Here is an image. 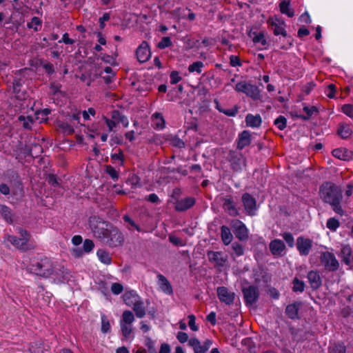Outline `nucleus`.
Masks as SVG:
<instances>
[{"mask_svg":"<svg viewBox=\"0 0 353 353\" xmlns=\"http://www.w3.org/2000/svg\"><path fill=\"white\" fill-rule=\"evenodd\" d=\"M234 90L238 92H242L246 96L252 98L253 100H260L261 94L259 88L251 83L242 81L237 83L235 85Z\"/></svg>","mask_w":353,"mask_h":353,"instance_id":"423d86ee","label":"nucleus"},{"mask_svg":"<svg viewBox=\"0 0 353 353\" xmlns=\"http://www.w3.org/2000/svg\"><path fill=\"white\" fill-rule=\"evenodd\" d=\"M336 93V86L334 84H330L327 87L326 95L327 97L332 99L334 98Z\"/></svg>","mask_w":353,"mask_h":353,"instance_id":"69168bd1","label":"nucleus"},{"mask_svg":"<svg viewBox=\"0 0 353 353\" xmlns=\"http://www.w3.org/2000/svg\"><path fill=\"white\" fill-rule=\"evenodd\" d=\"M0 215L10 225H12L17 221V216L14 211L6 205H0Z\"/></svg>","mask_w":353,"mask_h":353,"instance_id":"2eb2a0df","label":"nucleus"},{"mask_svg":"<svg viewBox=\"0 0 353 353\" xmlns=\"http://www.w3.org/2000/svg\"><path fill=\"white\" fill-rule=\"evenodd\" d=\"M261 117L259 114H248L245 117L246 125L251 128H258L261 124Z\"/></svg>","mask_w":353,"mask_h":353,"instance_id":"393cba45","label":"nucleus"},{"mask_svg":"<svg viewBox=\"0 0 353 353\" xmlns=\"http://www.w3.org/2000/svg\"><path fill=\"white\" fill-rule=\"evenodd\" d=\"M16 230L18 232L19 236L6 234L4 237L5 241L11 243L20 250L26 251L30 249L28 243L31 236L30 233L26 230L21 228H17Z\"/></svg>","mask_w":353,"mask_h":353,"instance_id":"f03ea898","label":"nucleus"},{"mask_svg":"<svg viewBox=\"0 0 353 353\" xmlns=\"http://www.w3.org/2000/svg\"><path fill=\"white\" fill-rule=\"evenodd\" d=\"M88 222L94 236L101 240L105 237L106 233L112 225L97 216H90Z\"/></svg>","mask_w":353,"mask_h":353,"instance_id":"20e7f679","label":"nucleus"},{"mask_svg":"<svg viewBox=\"0 0 353 353\" xmlns=\"http://www.w3.org/2000/svg\"><path fill=\"white\" fill-rule=\"evenodd\" d=\"M339 256L342 259V262L346 265L351 266L352 265V252L349 245L342 246Z\"/></svg>","mask_w":353,"mask_h":353,"instance_id":"6ab92c4d","label":"nucleus"},{"mask_svg":"<svg viewBox=\"0 0 353 353\" xmlns=\"http://www.w3.org/2000/svg\"><path fill=\"white\" fill-rule=\"evenodd\" d=\"M203 67V63L201 61H196L188 67V71L190 72H196L197 73L201 72V68Z\"/></svg>","mask_w":353,"mask_h":353,"instance_id":"a18cd8bd","label":"nucleus"},{"mask_svg":"<svg viewBox=\"0 0 353 353\" xmlns=\"http://www.w3.org/2000/svg\"><path fill=\"white\" fill-rule=\"evenodd\" d=\"M123 219L125 223H128L129 224V225H128V228L129 230H132V228H134L138 232L141 231V229L140 228V227L137 224H136V223L128 215L125 214L123 216Z\"/></svg>","mask_w":353,"mask_h":353,"instance_id":"37998d69","label":"nucleus"},{"mask_svg":"<svg viewBox=\"0 0 353 353\" xmlns=\"http://www.w3.org/2000/svg\"><path fill=\"white\" fill-rule=\"evenodd\" d=\"M30 271L37 276L49 278L53 274L54 269L52 261L48 258H44L32 263L30 265Z\"/></svg>","mask_w":353,"mask_h":353,"instance_id":"7ed1b4c3","label":"nucleus"},{"mask_svg":"<svg viewBox=\"0 0 353 353\" xmlns=\"http://www.w3.org/2000/svg\"><path fill=\"white\" fill-rule=\"evenodd\" d=\"M134 321V316L133 313L130 310H125L123 312L120 323L132 325V323H133Z\"/></svg>","mask_w":353,"mask_h":353,"instance_id":"e433bc0d","label":"nucleus"},{"mask_svg":"<svg viewBox=\"0 0 353 353\" xmlns=\"http://www.w3.org/2000/svg\"><path fill=\"white\" fill-rule=\"evenodd\" d=\"M41 25V20L37 17H34L31 19V22L28 23L27 26L28 28H33L35 31L38 30L37 26Z\"/></svg>","mask_w":353,"mask_h":353,"instance_id":"09e8293b","label":"nucleus"},{"mask_svg":"<svg viewBox=\"0 0 353 353\" xmlns=\"http://www.w3.org/2000/svg\"><path fill=\"white\" fill-rule=\"evenodd\" d=\"M188 319H189L188 325H189L190 329L193 331H197L198 327L195 324L196 318H195L194 315H193V314L189 315Z\"/></svg>","mask_w":353,"mask_h":353,"instance_id":"774afa93","label":"nucleus"},{"mask_svg":"<svg viewBox=\"0 0 353 353\" xmlns=\"http://www.w3.org/2000/svg\"><path fill=\"white\" fill-rule=\"evenodd\" d=\"M342 111L350 117H353V105L345 104L342 106Z\"/></svg>","mask_w":353,"mask_h":353,"instance_id":"052dcab7","label":"nucleus"},{"mask_svg":"<svg viewBox=\"0 0 353 353\" xmlns=\"http://www.w3.org/2000/svg\"><path fill=\"white\" fill-rule=\"evenodd\" d=\"M346 152L347 151L344 149L336 148L332 150V154L334 157L339 159L345 160L347 157Z\"/></svg>","mask_w":353,"mask_h":353,"instance_id":"c03bdc74","label":"nucleus"},{"mask_svg":"<svg viewBox=\"0 0 353 353\" xmlns=\"http://www.w3.org/2000/svg\"><path fill=\"white\" fill-rule=\"evenodd\" d=\"M133 310L138 318H143L145 315V309L143 306V303L139 299L133 305Z\"/></svg>","mask_w":353,"mask_h":353,"instance_id":"7c9ffc66","label":"nucleus"},{"mask_svg":"<svg viewBox=\"0 0 353 353\" xmlns=\"http://www.w3.org/2000/svg\"><path fill=\"white\" fill-rule=\"evenodd\" d=\"M159 279V285L161 290L166 294H171L173 292L172 288L168 280L165 276L159 274L157 276Z\"/></svg>","mask_w":353,"mask_h":353,"instance_id":"b1692460","label":"nucleus"},{"mask_svg":"<svg viewBox=\"0 0 353 353\" xmlns=\"http://www.w3.org/2000/svg\"><path fill=\"white\" fill-rule=\"evenodd\" d=\"M221 237L223 243L226 245L232 242L233 236L228 226L222 225L221 227Z\"/></svg>","mask_w":353,"mask_h":353,"instance_id":"bb28decb","label":"nucleus"},{"mask_svg":"<svg viewBox=\"0 0 353 353\" xmlns=\"http://www.w3.org/2000/svg\"><path fill=\"white\" fill-rule=\"evenodd\" d=\"M170 78L171 84H176L182 79L181 77L179 75V72L176 70L171 72Z\"/></svg>","mask_w":353,"mask_h":353,"instance_id":"5fc2aeb1","label":"nucleus"},{"mask_svg":"<svg viewBox=\"0 0 353 353\" xmlns=\"http://www.w3.org/2000/svg\"><path fill=\"white\" fill-rule=\"evenodd\" d=\"M170 143L172 146L178 148H183L185 147V143L183 141L176 137L171 139Z\"/></svg>","mask_w":353,"mask_h":353,"instance_id":"6e6d98bb","label":"nucleus"},{"mask_svg":"<svg viewBox=\"0 0 353 353\" xmlns=\"http://www.w3.org/2000/svg\"><path fill=\"white\" fill-rule=\"evenodd\" d=\"M207 256L208 260L210 262L215 263L216 265L218 267H223L227 261V258L223 256V254L221 252H214V251H208Z\"/></svg>","mask_w":353,"mask_h":353,"instance_id":"a211bd4d","label":"nucleus"},{"mask_svg":"<svg viewBox=\"0 0 353 353\" xmlns=\"http://www.w3.org/2000/svg\"><path fill=\"white\" fill-rule=\"evenodd\" d=\"M41 343L39 342L34 343L30 347L31 353H43V347Z\"/></svg>","mask_w":353,"mask_h":353,"instance_id":"864d4df0","label":"nucleus"},{"mask_svg":"<svg viewBox=\"0 0 353 353\" xmlns=\"http://www.w3.org/2000/svg\"><path fill=\"white\" fill-rule=\"evenodd\" d=\"M139 299H140V297L133 290L127 292L123 295V301L128 306H132Z\"/></svg>","mask_w":353,"mask_h":353,"instance_id":"c85d7f7f","label":"nucleus"},{"mask_svg":"<svg viewBox=\"0 0 353 353\" xmlns=\"http://www.w3.org/2000/svg\"><path fill=\"white\" fill-rule=\"evenodd\" d=\"M340 226V222L338 219L334 217H332L327 219L326 223V227L331 231L335 232L337 228Z\"/></svg>","mask_w":353,"mask_h":353,"instance_id":"ea45409f","label":"nucleus"},{"mask_svg":"<svg viewBox=\"0 0 353 353\" xmlns=\"http://www.w3.org/2000/svg\"><path fill=\"white\" fill-rule=\"evenodd\" d=\"M136 56L139 62L145 63L151 57V52L149 44L147 41H143L139 46L136 50Z\"/></svg>","mask_w":353,"mask_h":353,"instance_id":"f8f14e48","label":"nucleus"},{"mask_svg":"<svg viewBox=\"0 0 353 353\" xmlns=\"http://www.w3.org/2000/svg\"><path fill=\"white\" fill-rule=\"evenodd\" d=\"M172 44L171 39L169 37H164L162 38L160 42L157 44V47L159 49H165L168 47L171 46Z\"/></svg>","mask_w":353,"mask_h":353,"instance_id":"de8ad7c7","label":"nucleus"},{"mask_svg":"<svg viewBox=\"0 0 353 353\" xmlns=\"http://www.w3.org/2000/svg\"><path fill=\"white\" fill-rule=\"evenodd\" d=\"M231 228L235 236L240 241H245L248 239V230L241 221L238 219L232 220Z\"/></svg>","mask_w":353,"mask_h":353,"instance_id":"9d476101","label":"nucleus"},{"mask_svg":"<svg viewBox=\"0 0 353 353\" xmlns=\"http://www.w3.org/2000/svg\"><path fill=\"white\" fill-rule=\"evenodd\" d=\"M58 126L63 133L68 135L72 134L74 132L73 127L68 122H59Z\"/></svg>","mask_w":353,"mask_h":353,"instance_id":"4c0bfd02","label":"nucleus"},{"mask_svg":"<svg viewBox=\"0 0 353 353\" xmlns=\"http://www.w3.org/2000/svg\"><path fill=\"white\" fill-rule=\"evenodd\" d=\"M292 284L293 292L301 293L304 291L305 285L303 281L299 280L298 278L295 277L292 281Z\"/></svg>","mask_w":353,"mask_h":353,"instance_id":"c9c22d12","label":"nucleus"},{"mask_svg":"<svg viewBox=\"0 0 353 353\" xmlns=\"http://www.w3.org/2000/svg\"><path fill=\"white\" fill-rule=\"evenodd\" d=\"M216 292L218 298L221 302L229 305L233 303L235 298V294L232 292H230L226 287H219Z\"/></svg>","mask_w":353,"mask_h":353,"instance_id":"ddd939ff","label":"nucleus"},{"mask_svg":"<svg viewBox=\"0 0 353 353\" xmlns=\"http://www.w3.org/2000/svg\"><path fill=\"white\" fill-rule=\"evenodd\" d=\"M121 331L125 339H128L132 332V326L130 324L120 323Z\"/></svg>","mask_w":353,"mask_h":353,"instance_id":"58836bf2","label":"nucleus"},{"mask_svg":"<svg viewBox=\"0 0 353 353\" xmlns=\"http://www.w3.org/2000/svg\"><path fill=\"white\" fill-rule=\"evenodd\" d=\"M110 323L107 316L105 314L101 315V332L103 333H108L110 331Z\"/></svg>","mask_w":353,"mask_h":353,"instance_id":"79ce46f5","label":"nucleus"},{"mask_svg":"<svg viewBox=\"0 0 353 353\" xmlns=\"http://www.w3.org/2000/svg\"><path fill=\"white\" fill-rule=\"evenodd\" d=\"M269 248L273 255L281 256L282 252L285 249V245L281 240L274 239L270 242Z\"/></svg>","mask_w":353,"mask_h":353,"instance_id":"aec40b11","label":"nucleus"},{"mask_svg":"<svg viewBox=\"0 0 353 353\" xmlns=\"http://www.w3.org/2000/svg\"><path fill=\"white\" fill-rule=\"evenodd\" d=\"M303 110L306 113V115L301 117V119L303 121L309 120L313 114H319V110L316 106L308 107L307 105H304Z\"/></svg>","mask_w":353,"mask_h":353,"instance_id":"473e14b6","label":"nucleus"},{"mask_svg":"<svg viewBox=\"0 0 353 353\" xmlns=\"http://www.w3.org/2000/svg\"><path fill=\"white\" fill-rule=\"evenodd\" d=\"M251 143V134L248 130H243L239 134L237 141V148L243 150Z\"/></svg>","mask_w":353,"mask_h":353,"instance_id":"4be33fe9","label":"nucleus"},{"mask_svg":"<svg viewBox=\"0 0 353 353\" xmlns=\"http://www.w3.org/2000/svg\"><path fill=\"white\" fill-rule=\"evenodd\" d=\"M242 293L247 306H251L256 303L259 298V288L254 285L243 287L242 288Z\"/></svg>","mask_w":353,"mask_h":353,"instance_id":"6e6552de","label":"nucleus"},{"mask_svg":"<svg viewBox=\"0 0 353 353\" xmlns=\"http://www.w3.org/2000/svg\"><path fill=\"white\" fill-rule=\"evenodd\" d=\"M312 246V241L310 239L299 236L296 239V248L299 254L302 256H307Z\"/></svg>","mask_w":353,"mask_h":353,"instance_id":"4468645a","label":"nucleus"},{"mask_svg":"<svg viewBox=\"0 0 353 353\" xmlns=\"http://www.w3.org/2000/svg\"><path fill=\"white\" fill-rule=\"evenodd\" d=\"M111 159L114 161H120L121 165H123L124 157H123V152L122 150L119 149L118 153H114L111 154Z\"/></svg>","mask_w":353,"mask_h":353,"instance_id":"e2e57ef3","label":"nucleus"},{"mask_svg":"<svg viewBox=\"0 0 353 353\" xmlns=\"http://www.w3.org/2000/svg\"><path fill=\"white\" fill-rule=\"evenodd\" d=\"M290 0H283L279 3L280 12L282 14H285L288 15L289 17H292L294 15V12L293 10L290 8Z\"/></svg>","mask_w":353,"mask_h":353,"instance_id":"c756f323","label":"nucleus"},{"mask_svg":"<svg viewBox=\"0 0 353 353\" xmlns=\"http://www.w3.org/2000/svg\"><path fill=\"white\" fill-rule=\"evenodd\" d=\"M123 290V287L119 283H114L111 286V291L114 294L118 295L121 294Z\"/></svg>","mask_w":353,"mask_h":353,"instance_id":"bf43d9fd","label":"nucleus"},{"mask_svg":"<svg viewBox=\"0 0 353 353\" xmlns=\"http://www.w3.org/2000/svg\"><path fill=\"white\" fill-rule=\"evenodd\" d=\"M241 201L245 213L249 216H254L257 210L256 200L250 193L245 192L242 194Z\"/></svg>","mask_w":353,"mask_h":353,"instance_id":"1a4fd4ad","label":"nucleus"},{"mask_svg":"<svg viewBox=\"0 0 353 353\" xmlns=\"http://www.w3.org/2000/svg\"><path fill=\"white\" fill-rule=\"evenodd\" d=\"M106 172L108 174L111 178L116 181L119 178V172L111 165L106 166Z\"/></svg>","mask_w":353,"mask_h":353,"instance_id":"603ef678","label":"nucleus"},{"mask_svg":"<svg viewBox=\"0 0 353 353\" xmlns=\"http://www.w3.org/2000/svg\"><path fill=\"white\" fill-rule=\"evenodd\" d=\"M103 241H104L110 247L115 248L123 245L124 242V236L122 232L117 228L111 225Z\"/></svg>","mask_w":353,"mask_h":353,"instance_id":"39448f33","label":"nucleus"},{"mask_svg":"<svg viewBox=\"0 0 353 353\" xmlns=\"http://www.w3.org/2000/svg\"><path fill=\"white\" fill-rule=\"evenodd\" d=\"M230 161L231 163L232 170L235 172L241 171L243 166L245 165V160L237 155H234L232 157H230Z\"/></svg>","mask_w":353,"mask_h":353,"instance_id":"a878e982","label":"nucleus"},{"mask_svg":"<svg viewBox=\"0 0 353 353\" xmlns=\"http://www.w3.org/2000/svg\"><path fill=\"white\" fill-rule=\"evenodd\" d=\"M194 204V198L186 197L183 199L177 200L174 203V208L178 212H183L192 208Z\"/></svg>","mask_w":353,"mask_h":353,"instance_id":"f3484780","label":"nucleus"},{"mask_svg":"<svg viewBox=\"0 0 353 353\" xmlns=\"http://www.w3.org/2000/svg\"><path fill=\"white\" fill-rule=\"evenodd\" d=\"M337 134L342 139H347L352 134V130L350 125L346 123H340L337 130Z\"/></svg>","mask_w":353,"mask_h":353,"instance_id":"cd10ccee","label":"nucleus"},{"mask_svg":"<svg viewBox=\"0 0 353 353\" xmlns=\"http://www.w3.org/2000/svg\"><path fill=\"white\" fill-rule=\"evenodd\" d=\"M232 248L235 254L238 256L243 255L244 253L243 246L238 242H234L232 245Z\"/></svg>","mask_w":353,"mask_h":353,"instance_id":"49530a36","label":"nucleus"},{"mask_svg":"<svg viewBox=\"0 0 353 353\" xmlns=\"http://www.w3.org/2000/svg\"><path fill=\"white\" fill-rule=\"evenodd\" d=\"M270 26L275 35L281 34L284 37H287V32L284 28L285 23L283 21H279V19H276V21H272L270 23Z\"/></svg>","mask_w":353,"mask_h":353,"instance_id":"5701e85b","label":"nucleus"},{"mask_svg":"<svg viewBox=\"0 0 353 353\" xmlns=\"http://www.w3.org/2000/svg\"><path fill=\"white\" fill-rule=\"evenodd\" d=\"M46 181L50 185L53 187L59 186V180L54 174H49L46 178Z\"/></svg>","mask_w":353,"mask_h":353,"instance_id":"4d7b16f0","label":"nucleus"},{"mask_svg":"<svg viewBox=\"0 0 353 353\" xmlns=\"http://www.w3.org/2000/svg\"><path fill=\"white\" fill-rule=\"evenodd\" d=\"M99 260L104 264L109 265L112 262V258L108 252L104 250H99L97 252Z\"/></svg>","mask_w":353,"mask_h":353,"instance_id":"f704fd0d","label":"nucleus"},{"mask_svg":"<svg viewBox=\"0 0 353 353\" xmlns=\"http://www.w3.org/2000/svg\"><path fill=\"white\" fill-rule=\"evenodd\" d=\"M94 242L90 239H85L83 242V251L84 252L88 253L94 248Z\"/></svg>","mask_w":353,"mask_h":353,"instance_id":"13d9d810","label":"nucleus"},{"mask_svg":"<svg viewBox=\"0 0 353 353\" xmlns=\"http://www.w3.org/2000/svg\"><path fill=\"white\" fill-rule=\"evenodd\" d=\"M320 261L325 270L335 272L339 268V263L334 254L330 252H323L321 254Z\"/></svg>","mask_w":353,"mask_h":353,"instance_id":"0eeeda50","label":"nucleus"},{"mask_svg":"<svg viewBox=\"0 0 353 353\" xmlns=\"http://www.w3.org/2000/svg\"><path fill=\"white\" fill-rule=\"evenodd\" d=\"M110 19V15L109 13H104L101 17L99 18V26L101 29H103L105 28V21H109Z\"/></svg>","mask_w":353,"mask_h":353,"instance_id":"338daca9","label":"nucleus"},{"mask_svg":"<svg viewBox=\"0 0 353 353\" xmlns=\"http://www.w3.org/2000/svg\"><path fill=\"white\" fill-rule=\"evenodd\" d=\"M302 305L301 302H295L292 304H289L287 305L285 308V314L286 315L291 319H298L299 316V310Z\"/></svg>","mask_w":353,"mask_h":353,"instance_id":"412c9836","label":"nucleus"},{"mask_svg":"<svg viewBox=\"0 0 353 353\" xmlns=\"http://www.w3.org/2000/svg\"><path fill=\"white\" fill-rule=\"evenodd\" d=\"M223 209L231 216H236L239 214L236 202L232 196H228L221 199Z\"/></svg>","mask_w":353,"mask_h":353,"instance_id":"9b49d317","label":"nucleus"},{"mask_svg":"<svg viewBox=\"0 0 353 353\" xmlns=\"http://www.w3.org/2000/svg\"><path fill=\"white\" fill-rule=\"evenodd\" d=\"M319 194L322 201L330 204L334 212L341 216L345 214L341 205L343 194L339 186L332 182H325L320 186Z\"/></svg>","mask_w":353,"mask_h":353,"instance_id":"f257e3e1","label":"nucleus"},{"mask_svg":"<svg viewBox=\"0 0 353 353\" xmlns=\"http://www.w3.org/2000/svg\"><path fill=\"white\" fill-rule=\"evenodd\" d=\"M239 110V108L237 105L234 106L232 109H219V112L225 114V115L228 117H234L237 114Z\"/></svg>","mask_w":353,"mask_h":353,"instance_id":"3c124183","label":"nucleus"},{"mask_svg":"<svg viewBox=\"0 0 353 353\" xmlns=\"http://www.w3.org/2000/svg\"><path fill=\"white\" fill-rule=\"evenodd\" d=\"M282 236L289 247L292 248L294 245V239L291 233L284 232Z\"/></svg>","mask_w":353,"mask_h":353,"instance_id":"8fccbe9b","label":"nucleus"},{"mask_svg":"<svg viewBox=\"0 0 353 353\" xmlns=\"http://www.w3.org/2000/svg\"><path fill=\"white\" fill-rule=\"evenodd\" d=\"M307 278L312 290H317L322 285V279L318 271H310Z\"/></svg>","mask_w":353,"mask_h":353,"instance_id":"dca6fc26","label":"nucleus"},{"mask_svg":"<svg viewBox=\"0 0 353 353\" xmlns=\"http://www.w3.org/2000/svg\"><path fill=\"white\" fill-rule=\"evenodd\" d=\"M230 64L232 67L241 66L242 63L238 56L231 55L230 57Z\"/></svg>","mask_w":353,"mask_h":353,"instance_id":"0e129e2a","label":"nucleus"},{"mask_svg":"<svg viewBox=\"0 0 353 353\" xmlns=\"http://www.w3.org/2000/svg\"><path fill=\"white\" fill-rule=\"evenodd\" d=\"M169 241L176 246H183L185 245L181 239L174 235L169 236Z\"/></svg>","mask_w":353,"mask_h":353,"instance_id":"680f3d73","label":"nucleus"},{"mask_svg":"<svg viewBox=\"0 0 353 353\" xmlns=\"http://www.w3.org/2000/svg\"><path fill=\"white\" fill-rule=\"evenodd\" d=\"M274 124L280 130H283L287 126V119L284 116L280 115L274 121Z\"/></svg>","mask_w":353,"mask_h":353,"instance_id":"a19ab883","label":"nucleus"},{"mask_svg":"<svg viewBox=\"0 0 353 353\" xmlns=\"http://www.w3.org/2000/svg\"><path fill=\"white\" fill-rule=\"evenodd\" d=\"M346 347L342 342H337L329 347L328 353H345Z\"/></svg>","mask_w":353,"mask_h":353,"instance_id":"72a5a7b5","label":"nucleus"},{"mask_svg":"<svg viewBox=\"0 0 353 353\" xmlns=\"http://www.w3.org/2000/svg\"><path fill=\"white\" fill-rule=\"evenodd\" d=\"M249 36L252 38V41L255 43H261L262 46H265L268 44L266 39H265L264 34L263 32H252L249 33Z\"/></svg>","mask_w":353,"mask_h":353,"instance_id":"2f4dec72","label":"nucleus"}]
</instances>
